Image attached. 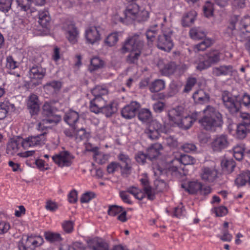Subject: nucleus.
<instances>
[{
  "mask_svg": "<svg viewBox=\"0 0 250 250\" xmlns=\"http://www.w3.org/2000/svg\"><path fill=\"white\" fill-rule=\"evenodd\" d=\"M44 132L40 135L31 136L25 138H17L11 139L7 145L6 152L8 154L14 155L19 153V150L21 146L25 149L31 147H38L45 144V137Z\"/></svg>",
  "mask_w": 250,
  "mask_h": 250,
  "instance_id": "f257e3e1",
  "label": "nucleus"
},
{
  "mask_svg": "<svg viewBox=\"0 0 250 250\" xmlns=\"http://www.w3.org/2000/svg\"><path fill=\"white\" fill-rule=\"evenodd\" d=\"M144 46L143 36L141 34H134L128 38L121 49L123 53L129 52L126 61L129 63H136L140 56Z\"/></svg>",
  "mask_w": 250,
  "mask_h": 250,
  "instance_id": "f03ea898",
  "label": "nucleus"
},
{
  "mask_svg": "<svg viewBox=\"0 0 250 250\" xmlns=\"http://www.w3.org/2000/svg\"><path fill=\"white\" fill-rule=\"evenodd\" d=\"M203 111L204 116L199 122L205 129L211 130L222 125V115L213 107L208 105Z\"/></svg>",
  "mask_w": 250,
  "mask_h": 250,
  "instance_id": "7ed1b4c3",
  "label": "nucleus"
},
{
  "mask_svg": "<svg viewBox=\"0 0 250 250\" xmlns=\"http://www.w3.org/2000/svg\"><path fill=\"white\" fill-rule=\"evenodd\" d=\"M161 24L163 34L159 36L157 45L159 49L169 52L173 46L170 37L172 31L170 28H166L163 23H161Z\"/></svg>",
  "mask_w": 250,
  "mask_h": 250,
  "instance_id": "20e7f679",
  "label": "nucleus"
},
{
  "mask_svg": "<svg viewBox=\"0 0 250 250\" xmlns=\"http://www.w3.org/2000/svg\"><path fill=\"white\" fill-rule=\"evenodd\" d=\"M228 32L231 31L232 35L250 32V17L244 16L240 21H232L228 28Z\"/></svg>",
  "mask_w": 250,
  "mask_h": 250,
  "instance_id": "39448f33",
  "label": "nucleus"
},
{
  "mask_svg": "<svg viewBox=\"0 0 250 250\" xmlns=\"http://www.w3.org/2000/svg\"><path fill=\"white\" fill-rule=\"evenodd\" d=\"M222 99L224 106L230 113H236L240 110L241 104L237 96L232 95L228 91H225L222 93Z\"/></svg>",
  "mask_w": 250,
  "mask_h": 250,
  "instance_id": "423d86ee",
  "label": "nucleus"
},
{
  "mask_svg": "<svg viewBox=\"0 0 250 250\" xmlns=\"http://www.w3.org/2000/svg\"><path fill=\"white\" fill-rule=\"evenodd\" d=\"M44 242L43 238L40 236H24L18 243L19 250H34L36 247Z\"/></svg>",
  "mask_w": 250,
  "mask_h": 250,
  "instance_id": "0eeeda50",
  "label": "nucleus"
},
{
  "mask_svg": "<svg viewBox=\"0 0 250 250\" xmlns=\"http://www.w3.org/2000/svg\"><path fill=\"white\" fill-rule=\"evenodd\" d=\"M139 10V6L136 3H132L128 5L124 12L125 18H123L118 15H116L113 18L116 20L115 22L116 23L121 22L128 23L133 21L137 19Z\"/></svg>",
  "mask_w": 250,
  "mask_h": 250,
  "instance_id": "6e6552de",
  "label": "nucleus"
},
{
  "mask_svg": "<svg viewBox=\"0 0 250 250\" xmlns=\"http://www.w3.org/2000/svg\"><path fill=\"white\" fill-rule=\"evenodd\" d=\"M52 159L59 167H63L70 166L74 157L68 151H63L54 155Z\"/></svg>",
  "mask_w": 250,
  "mask_h": 250,
  "instance_id": "1a4fd4ad",
  "label": "nucleus"
},
{
  "mask_svg": "<svg viewBox=\"0 0 250 250\" xmlns=\"http://www.w3.org/2000/svg\"><path fill=\"white\" fill-rule=\"evenodd\" d=\"M100 27L91 26L86 28L84 32V38L86 43L90 44L98 43L101 40V34Z\"/></svg>",
  "mask_w": 250,
  "mask_h": 250,
  "instance_id": "9d476101",
  "label": "nucleus"
},
{
  "mask_svg": "<svg viewBox=\"0 0 250 250\" xmlns=\"http://www.w3.org/2000/svg\"><path fill=\"white\" fill-rule=\"evenodd\" d=\"M164 131L162 125L156 120L152 121L145 130V134L151 140L157 139Z\"/></svg>",
  "mask_w": 250,
  "mask_h": 250,
  "instance_id": "9b49d317",
  "label": "nucleus"
},
{
  "mask_svg": "<svg viewBox=\"0 0 250 250\" xmlns=\"http://www.w3.org/2000/svg\"><path fill=\"white\" fill-rule=\"evenodd\" d=\"M229 145L228 137L224 134L216 135L211 143V147L213 151L220 152L226 148Z\"/></svg>",
  "mask_w": 250,
  "mask_h": 250,
  "instance_id": "f8f14e48",
  "label": "nucleus"
},
{
  "mask_svg": "<svg viewBox=\"0 0 250 250\" xmlns=\"http://www.w3.org/2000/svg\"><path fill=\"white\" fill-rule=\"evenodd\" d=\"M140 107V104L139 103L136 101L131 102L122 108V116L126 119H131L135 116Z\"/></svg>",
  "mask_w": 250,
  "mask_h": 250,
  "instance_id": "ddd939ff",
  "label": "nucleus"
},
{
  "mask_svg": "<svg viewBox=\"0 0 250 250\" xmlns=\"http://www.w3.org/2000/svg\"><path fill=\"white\" fill-rule=\"evenodd\" d=\"M185 114V110L181 106H177L169 110L168 116L169 120L173 124L177 125Z\"/></svg>",
  "mask_w": 250,
  "mask_h": 250,
  "instance_id": "4468645a",
  "label": "nucleus"
},
{
  "mask_svg": "<svg viewBox=\"0 0 250 250\" xmlns=\"http://www.w3.org/2000/svg\"><path fill=\"white\" fill-rule=\"evenodd\" d=\"M198 117L199 113L197 112L193 113L191 115H187L185 113L177 125L185 129H188Z\"/></svg>",
  "mask_w": 250,
  "mask_h": 250,
  "instance_id": "2eb2a0df",
  "label": "nucleus"
},
{
  "mask_svg": "<svg viewBox=\"0 0 250 250\" xmlns=\"http://www.w3.org/2000/svg\"><path fill=\"white\" fill-rule=\"evenodd\" d=\"M89 248L92 250H109V244L101 238H95L88 242Z\"/></svg>",
  "mask_w": 250,
  "mask_h": 250,
  "instance_id": "dca6fc26",
  "label": "nucleus"
},
{
  "mask_svg": "<svg viewBox=\"0 0 250 250\" xmlns=\"http://www.w3.org/2000/svg\"><path fill=\"white\" fill-rule=\"evenodd\" d=\"M65 35L69 42L75 44L78 42L79 37V32L74 24H68L65 28Z\"/></svg>",
  "mask_w": 250,
  "mask_h": 250,
  "instance_id": "f3484780",
  "label": "nucleus"
},
{
  "mask_svg": "<svg viewBox=\"0 0 250 250\" xmlns=\"http://www.w3.org/2000/svg\"><path fill=\"white\" fill-rule=\"evenodd\" d=\"M217 172L213 167H204L202 169L201 177L203 180L212 182L217 178Z\"/></svg>",
  "mask_w": 250,
  "mask_h": 250,
  "instance_id": "a211bd4d",
  "label": "nucleus"
},
{
  "mask_svg": "<svg viewBox=\"0 0 250 250\" xmlns=\"http://www.w3.org/2000/svg\"><path fill=\"white\" fill-rule=\"evenodd\" d=\"M27 105L32 115L37 114L39 111L40 106L38 98L36 95L32 94L29 97Z\"/></svg>",
  "mask_w": 250,
  "mask_h": 250,
  "instance_id": "6ab92c4d",
  "label": "nucleus"
},
{
  "mask_svg": "<svg viewBox=\"0 0 250 250\" xmlns=\"http://www.w3.org/2000/svg\"><path fill=\"white\" fill-rule=\"evenodd\" d=\"M104 104L105 100L102 97L94 98L90 102L89 109L96 114L101 113Z\"/></svg>",
  "mask_w": 250,
  "mask_h": 250,
  "instance_id": "aec40b11",
  "label": "nucleus"
},
{
  "mask_svg": "<svg viewBox=\"0 0 250 250\" xmlns=\"http://www.w3.org/2000/svg\"><path fill=\"white\" fill-rule=\"evenodd\" d=\"M46 70L40 66L34 65L30 68L29 76L31 80H41L45 74Z\"/></svg>",
  "mask_w": 250,
  "mask_h": 250,
  "instance_id": "412c9836",
  "label": "nucleus"
},
{
  "mask_svg": "<svg viewBox=\"0 0 250 250\" xmlns=\"http://www.w3.org/2000/svg\"><path fill=\"white\" fill-rule=\"evenodd\" d=\"M17 8L20 11L25 12L26 14H31L34 11L32 7V0H16Z\"/></svg>",
  "mask_w": 250,
  "mask_h": 250,
  "instance_id": "4be33fe9",
  "label": "nucleus"
},
{
  "mask_svg": "<svg viewBox=\"0 0 250 250\" xmlns=\"http://www.w3.org/2000/svg\"><path fill=\"white\" fill-rule=\"evenodd\" d=\"M234 70L231 65H222L212 68V74L215 76L231 75Z\"/></svg>",
  "mask_w": 250,
  "mask_h": 250,
  "instance_id": "5701e85b",
  "label": "nucleus"
},
{
  "mask_svg": "<svg viewBox=\"0 0 250 250\" xmlns=\"http://www.w3.org/2000/svg\"><path fill=\"white\" fill-rule=\"evenodd\" d=\"M194 102L200 104L207 103L209 100V95L202 89L196 91L192 95Z\"/></svg>",
  "mask_w": 250,
  "mask_h": 250,
  "instance_id": "b1692460",
  "label": "nucleus"
},
{
  "mask_svg": "<svg viewBox=\"0 0 250 250\" xmlns=\"http://www.w3.org/2000/svg\"><path fill=\"white\" fill-rule=\"evenodd\" d=\"M72 127L71 129H66L64 130V133L67 136L72 137L75 136L77 139L79 138L80 140H82L86 135L84 134L85 131L84 128L78 129L75 126Z\"/></svg>",
  "mask_w": 250,
  "mask_h": 250,
  "instance_id": "393cba45",
  "label": "nucleus"
},
{
  "mask_svg": "<svg viewBox=\"0 0 250 250\" xmlns=\"http://www.w3.org/2000/svg\"><path fill=\"white\" fill-rule=\"evenodd\" d=\"M62 83L59 81H52L43 85L44 90L48 94H53L58 91L62 87Z\"/></svg>",
  "mask_w": 250,
  "mask_h": 250,
  "instance_id": "a878e982",
  "label": "nucleus"
},
{
  "mask_svg": "<svg viewBox=\"0 0 250 250\" xmlns=\"http://www.w3.org/2000/svg\"><path fill=\"white\" fill-rule=\"evenodd\" d=\"M182 187L189 193L195 194L201 188V183L197 181H190L182 184Z\"/></svg>",
  "mask_w": 250,
  "mask_h": 250,
  "instance_id": "bb28decb",
  "label": "nucleus"
},
{
  "mask_svg": "<svg viewBox=\"0 0 250 250\" xmlns=\"http://www.w3.org/2000/svg\"><path fill=\"white\" fill-rule=\"evenodd\" d=\"M79 118L78 113L72 110L67 112L64 116V121L71 126H75Z\"/></svg>",
  "mask_w": 250,
  "mask_h": 250,
  "instance_id": "cd10ccee",
  "label": "nucleus"
},
{
  "mask_svg": "<svg viewBox=\"0 0 250 250\" xmlns=\"http://www.w3.org/2000/svg\"><path fill=\"white\" fill-rule=\"evenodd\" d=\"M60 121V117L59 116H51L48 118L43 119L41 122L39 123L37 125V129L39 130H44L49 126L47 125L49 124H57Z\"/></svg>",
  "mask_w": 250,
  "mask_h": 250,
  "instance_id": "c85d7f7f",
  "label": "nucleus"
},
{
  "mask_svg": "<svg viewBox=\"0 0 250 250\" xmlns=\"http://www.w3.org/2000/svg\"><path fill=\"white\" fill-rule=\"evenodd\" d=\"M143 186V189L149 200H153L155 198V191L149 185L147 178H142L140 180Z\"/></svg>",
  "mask_w": 250,
  "mask_h": 250,
  "instance_id": "c756f323",
  "label": "nucleus"
},
{
  "mask_svg": "<svg viewBox=\"0 0 250 250\" xmlns=\"http://www.w3.org/2000/svg\"><path fill=\"white\" fill-rule=\"evenodd\" d=\"M39 23L43 27H47L49 25L51 18L49 12L46 10H41L38 13Z\"/></svg>",
  "mask_w": 250,
  "mask_h": 250,
  "instance_id": "7c9ffc66",
  "label": "nucleus"
},
{
  "mask_svg": "<svg viewBox=\"0 0 250 250\" xmlns=\"http://www.w3.org/2000/svg\"><path fill=\"white\" fill-rule=\"evenodd\" d=\"M196 13L194 11H191L185 14L182 18L181 23L183 26H190L194 21Z\"/></svg>",
  "mask_w": 250,
  "mask_h": 250,
  "instance_id": "2f4dec72",
  "label": "nucleus"
},
{
  "mask_svg": "<svg viewBox=\"0 0 250 250\" xmlns=\"http://www.w3.org/2000/svg\"><path fill=\"white\" fill-rule=\"evenodd\" d=\"M19 63L14 60L12 56H8L6 58V67L10 70L9 73L13 74L17 77H20V74L17 71L13 70L19 68Z\"/></svg>",
  "mask_w": 250,
  "mask_h": 250,
  "instance_id": "473e14b6",
  "label": "nucleus"
},
{
  "mask_svg": "<svg viewBox=\"0 0 250 250\" xmlns=\"http://www.w3.org/2000/svg\"><path fill=\"white\" fill-rule=\"evenodd\" d=\"M221 165L224 171L229 173L233 171L235 163L232 159L225 157L222 159Z\"/></svg>",
  "mask_w": 250,
  "mask_h": 250,
  "instance_id": "72a5a7b5",
  "label": "nucleus"
},
{
  "mask_svg": "<svg viewBox=\"0 0 250 250\" xmlns=\"http://www.w3.org/2000/svg\"><path fill=\"white\" fill-rule=\"evenodd\" d=\"M162 148V145L158 143H156L150 146L147 150V155L148 158L152 160L156 158L160 154V151Z\"/></svg>",
  "mask_w": 250,
  "mask_h": 250,
  "instance_id": "f704fd0d",
  "label": "nucleus"
},
{
  "mask_svg": "<svg viewBox=\"0 0 250 250\" xmlns=\"http://www.w3.org/2000/svg\"><path fill=\"white\" fill-rule=\"evenodd\" d=\"M196 160L192 157L188 155H181L179 158H176L171 161L172 164H182L184 165H193Z\"/></svg>",
  "mask_w": 250,
  "mask_h": 250,
  "instance_id": "c9c22d12",
  "label": "nucleus"
},
{
  "mask_svg": "<svg viewBox=\"0 0 250 250\" xmlns=\"http://www.w3.org/2000/svg\"><path fill=\"white\" fill-rule=\"evenodd\" d=\"M44 237L46 240L51 243H59L62 240L60 233L52 231H45Z\"/></svg>",
  "mask_w": 250,
  "mask_h": 250,
  "instance_id": "e433bc0d",
  "label": "nucleus"
},
{
  "mask_svg": "<svg viewBox=\"0 0 250 250\" xmlns=\"http://www.w3.org/2000/svg\"><path fill=\"white\" fill-rule=\"evenodd\" d=\"M189 35L192 39L197 40L205 37L206 33L201 27H193L189 31Z\"/></svg>",
  "mask_w": 250,
  "mask_h": 250,
  "instance_id": "4c0bfd02",
  "label": "nucleus"
},
{
  "mask_svg": "<svg viewBox=\"0 0 250 250\" xmlns=\"http://www.w3.org/2000/svg\"><path fill=\"white\" fill-rule=\"evenodd\" d=\"M104 65V61L98 57H94L90 60V64L89 70L90 71H95L100 69Z\"/></svg>",
  "mask_w": 250,
  "mask_h": 250,
  "instance_id": "58836bf2",
  "label": "nucleus"
},
{
  "mask_svg": "<svg viewBox=\"0 0 250 250\" xmlns=\"http://www.w3.org/2000/svg\"><path fill=\"white\" fill-rule=\"evenodd\" d=\"M108 92V89L104 85H97L91 90L94 98L102 97V96L107 94Z\"/></svg>",
  "mask_w": 250,
  "mask_h": 250,
  "instance_id": "ea45409f",
  "label": "nucleus"
},
{
  "mask_svg": "<svg viewBox=\"0 0 250 250\" xmlns=\"http://www.w3.org/2000/svg\"><path fill=\"white\" fill-rule=\"evenodd\" d=\"M165 87V83L162 80H156L152 82L150 86L149 89L151 92H157Z\"/></svg>",
  "mask_w": 250,
  "mask_h": 250,
  "instance_id": "a19ab883",
  "label": "nucleus"
},
{
  "mask_svg": "<svg viewBox=\"0 0 250 250\" xmlns=\"http://www.w3.org/2000/svg\"><path fill=\"white\" fill-rule=\"evenodd\" d=\"M116 111L117 108L114 103H110L107 104L106 102L105 101L104 106L103 107L101 113L104 114L106 117H108L112 116Z\"/></svg>",
  "mask_w": 250,
  "mask_h": 250,
  "instance_id": "79ce46f5",
  "label": "nucleus"
},
{
  "mask_svg": "<svg viewBox=\"0 0 250 250\" xmlns=\"http://www.w3.org/2000/svg\"><path fill=\"white\" fill-rule=\"evenodd\" d=\"M204 56L208 63H210V66L212 64L218 62L220 60V53L216 51L210 52L206 54Z\"/></svg>",
  "mask_w": 250,
  "mask_h": 250,
  "instance_id": "37998d69",
  "label": "nucleus"
},
{
  "mask_svg": "<svg viewBox=\"0 0 250 250\" xmlns=\"http://www.w3.org/2000/svg\"><path fill=\"white\" fill-rule=\"evenodd\" d=\"M59 250H84V247L82 243L75 242L71 245H63L62 246Z\"/></svg>",
  "mask_w": 250,
  "mask_h": 250,
  "instance_id": "c03bdc74",
  "label": "nucleus"
},
{
  "mask_svg": "<svg viewBox=\"0 0 250 250\" xmlns=\"http://www.w3.org/2000/svg\"><path fill=\"white\" fill-rule=\"evenodd\" d=\"M248 170L243 171L239 174L235 180V183L238 186H243L248 183Z\"/></svg>",
  "mask_w": 250,
  "mask_h": 250,
  "instance_id": "a18cd8bd",
  "label": "nucleus"
},
{
  "mask_svg": "<svg viewBox=\"0 0 250 250\" xmlns=\"http://www.w3.org/2000/svg\"><path fill=\"white\" fill-rule=\"evenodd\" d=\"M118 41V36L116 33L110 34L104 40V44L109 47L114 46Z\"/></svg>",
  "mask_w": 250,
  "mask_h": 250,
  "instance_id": "49530a36",
  "label": "nucleus"
},
{
  "mask_svg": "<svg viewBox=\"0 0 250 250\" xmlns=\"http://www.w3.org/2000/svg\"><path fill=\"white\" fill-rule=\"evenodd\" d=\"M197 83V79L195 77H189L186 81V83L183 89V92L188 93L189 92Z\"/></svg>",
  "mask_w": 250,
  "mask_h": 250,
  "instance_id": "de8ad7c7",
  "label": "nucleus"
},
{
  "mask_svg": "<svg viewBox=\"0 0 250 250\" xmlns=\"http://www.w3.org/2000/svg\"><path fill=\"white\" fill-rule=\"evenodd\" d=\"M180 85L176 82H171L169 85L167 96L168 97L174 96L178 93L180 90Z\"/></svg>",
  "mask_w": 250,
  "mask_h": 250,
  "instance_id": "09e8293b",
  "label": "nucleus"
},
{
  "mask_svg": "<svg viewBox=\"0 0 250 250\" xmlns=\"http://www.w3.org/2000/svg\"><path fill=\"white\" fill-rule=\"evenodd\" d=\"M233 156L238 161L241 160L244 157V148L243 146L237 145L233 147Z\"/></svg>",
  "mask_w": 250,
  "mask_h": 250,
  "instance_id": "8fccbe9b",
  "label": "nucleus"
},
{
  "mask_svg": "<svg viewBox=\"0 0 250 250\" xmlns=\"http://www.w3.org/2000/svg\"><path fill=\"white\" fill-rule=\"evenodd\" d=\"M212 44V41L209 39H206L200 43L196 44L194 47V49L198 51H204L207 48L209 47Z\"/></svg>",
  "mask_w": 250,
  "mask_h": 250,
  "instance_id": "3c124183",
  "label": "nucleus"
},
{
  "mask_svg": "<svg viewBox=\"0 0 250 250\" xmlns=\"http://www.w3.org/2000/svg\"><path fill=\"white\" fill-rule=\"evenodd\" d=\"M151 118V113L149 110L146 108L140 110L138 114V118L142 122L148 121Z\"/></svg>",
  "mask_w": 250,
  "mask_h": 250,
  "instance_id": "603ef678",
  "label": "nucleus"
},
{
  "mask_svg": "<svg viewBox=\"0 0 250 250\" xmlns=\"http://www.w3.org/2000/svg\"><path fill=\"white\" fill-rule=\"evenodd\" d=\"M210 63L207 61L204 56L200 58L199 62L197 63L196 69L199 71H202L209 67Z\"/></svg>",
  "mask_w": 250,
  "mask_h": 250,
  "instance_id": "864d4df0",
  "label": "nucleus"
},
{
  "mask_svg": "<svg viewBox=\"0 0 250 250\" xmlns=\"http://www.w3.org/2000/svg\"><path fill=\"white\" fill-rule=\"evenodd\" d=\"M175 70V64L174 62H169L165 65L162 68V73L165 75H170L174 73Z\"/></svg>",
  "mask_w": 250,
  "mask_h": 250,
  "instance_id": "5fc2aeb1",
  "label": "nucleus"
},
{
  "mask_svg": "<svg viewBox=\"0 0 250 250\" xmlns=\"http://www.w3.org/2000/svg\"><path fill=\"white\" fill-rule=\"evenodd\" d=\"M248 126L242 124H240L237 126L236 133L237 136L240 139L244 138L247 135Z\"/></svg>",
  "mask_w": 250,
  "mask_h": 250,
  "instance_id": "6e6d98bb",
  "label": "nucleus"
},
{
  "mask_svg": "<svg viewBox=\"0 0 250 250\" xmlns=\"http://www.w3.org/2000/svg\"><path fill=\"white\" fill-rule=\"evenodd\" d=\"M164 143L170 147H175L178 145V142L176 139L172 136H164Z\"/></svg>",
  "mask_w": 250,
  "mask_h": 250,
  "instance_id": "4d7b16f0",
  "label": "nucleus"
},
{
  "mask_svg": "<svg viewBox=\"0 0 250 250\" xmlns=\"http://www.w3.org/2000/svg\"><path fill=\"white\" fill-rule=\"evenodd\" d=\"M94 158L97 163L103 164H104L108 160V155L103 153L96 152L94 155Z\"/></svg>",
  "mask_w": 250,
  "mask_h": 250,
  "instance_id": "13d9d810",
  "label": "nucleus"
},
{
  "mask_svg": "<svg viewBox=\"0 0 250 250\" xmlns=\"http://www.w3.org/2000/svg\"><path fill=\"white\" fill-rule=\"evenodd\" d=\"M155 189L158 192H161L167 189V183L163 180L156 179L154 181Z\"/></svg>",
  "mask_w": 250,
  "mask_h": 250,
  "instance_id": "bf43d9fd",
  "label": "nucleus"
},
{
  "mask_svg": "<svg viewBox=\"0 0 250 250\" xmlns=\"http://www.w3.org/2000/svg\"><path fill=\"white\" fill-rule=\"evenodd\" d=\"M123 209V208L121 206L112 205L109 207L107 212L108 215L114 216L122 212Z\"/></svg>",
  "mask_w": 250,
  "mask_h": 250,
  "instance_id": "052dcab7",
  "label": "nucleus"
},
{
  "mask_svg": "<svg viewBox=\"0 0 250 250\" xmlns=\"http://www.w3.org/2000/svg\"><path fill=\"white\" fill-rule=\"evenodd\" d=\"M12 0H0V10L8 12L11 8Z\"/></svg>",
  "mask_w": 250,
  "mask_h": 250,
  "instance_id": "680f3d73",
  "label": "nucleus"
},
{
  "mask_svg": "<svg viewBox=\"0 0 250 250\" xmlns=\"http://www.w3.org/2000/svg\"><path fill=\"white\" fill-rule=\"evenodd\" d=\"M186 214V210L184 207L181 205L174 208L172 216L177 218H180L185 216Z\"/></svg>",
  "mask_w": 250,
  "mask_h": 250,
  "instance_id": "e2e57ef3",
  "label": "nucleus"
},
{
  "mask_svg": "<svg viewBox=\"0 0 250 250\" xmlns=\"http://www.w3.org/2000/svg\"><path fill=\"white\" fill-rule=\"evenodd\" d=\"M62 227L66 233H71L74 229V223L71 221H65L62 223Z\"/></svg>",
  "mask_w": 250,
  "mask_h": 250,
  "instance_id": "0e129e2a",
  "label": "nucleus"
},
{
  "mask_svg": "<svg viewBox=\"0 0 250 250\" xmlns=\"http://www.w3.org/2000/svg\"><path fill=\"white\" fill-rule=\"evenodd\" d=\"M118 158L121 161L124 163V166L123 167L125 169L128 170L130 168L129 164L130 163V160L128 156L121 153L119 155Z\"/></svg>",
  "mask_w": 250,
  "mask_h": 250,
  "instance_id": "69168bd1",
  "label": "nucleus"
},
{
  "mask_svg": "<svg viewBox=\"0 0 250 250\" xmlns=\"http://www.w3.org/2000/svg\"><path fill=\"white\" fill-rule=\"evenodd\" d=\"M95 197L93 192H87L83 194L81 198V202L83 203H88Z\"/></svg>",
  "mask_w": 250,
  "mask_h": 250,
  "instance_id": "338daca9",
  "label": "nucleus"
},
{
  "mask_svg": "<svg viewBox=\"0 0 250 250\" xmlns=\"http://www.w3.org/2000/svg\"><path fill=\"white\" fill-rule=\"evenodd\" d=\"M182 149L186 152H195L197 149L196 146L191 143H186L182 146Z\"/></svg>",
  "mask_w": 250,
  "mask_h": 250,
  "instance_id": "774afa93",
  "label": "nucleus"
}]
</instances>
